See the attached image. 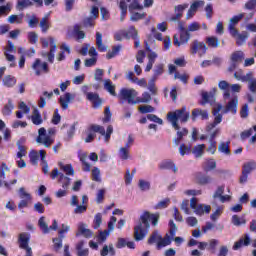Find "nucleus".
<instances>
[{
	"label": "nucleus",
	"mask_w": 256,
	"mask_h": 256,
	"mask_svg": "<svg viewBox=\"0 0 256 256\" xmlns=\"http://www.w3.org/2000/svg\"><path fill=\"white\" fill-rule=\"evenodd\" d=\"M189 117L190 114L189 111H187L186 107H182L181 109H178L174 112H169L167 114V119L169 123H171L173 129L177 131V138L173 139L175 147H179V143L183 141V137L189 134V130H187V128L181 129V127L179 126V121H181V123H187L189 121Z\"/></svg>",
	"instance_id": "obj_1"
},
{
	"label": "nucleus",
	"mask_w": 256,
	"mask_h": 256,
	"mask_svg": "<svg viewBox=\"0 0 256 256\" xmlns=\"http://www.w3.org/2000/svg\"><path fill=\"white\" fill-rule=\"evenodd\" d=\"M161 215L159 212L151 213L149 211H144L140 215L138 224L134 227V239L135 241H143L149 233V229L152 227H157L159 225V219Z\"/></svg>",
	"instance_id": "obj_2"
},
{
	"label": "nucleus",
	"mask_w": 256,
	"mask_h": 256,
	"mask_svg": "<svg viewBox=\"0 0 256 256\" xmlns=\"http://www.w3.org/2000/svg\"><path fill=\"white\" fill-rule=\"evenodd\" d=\"M231 84L225 80L218 82V89L223 91V99L226 103L225 107L222 110L224 115L231 113L232 115H237V108L239 107V97L237 95L231 96L230 90Z\"/></svg>",
	"instance_id": "obj_3"
},
{
	"label": "nucleus",
	"mask_w": 256,
	"mask_h": 256,
	"mask_svg": "<svg viewBox=\"0 0 256 256\" xmlns=\"http://www.w3.org/2000/svg\"><path fill=\"white\" fill-rule=\"evenodd\" d=\"M61 229L58 231V238H53V247H54V251L56 253H59V251H61V249L63 248V239H65V233H69L71 227L65 224L61 225Z\"/></svg>",
	"instance_id": "obj_4"
},
{
	"label": "nucleus",
	"mask_w": 256,
	"mask_h": 256,
	"mask_svg": "<svg viewBox=\"0 0 256 256\" xmlns=\"http://www.w3.org/2000/svg\"><path fill=\"white\" fill-rule=\"evenodd\" d=\"M207 44L205 42H199V40H194L190 43V53L191 55H199V57H203L205 53H207Z\"/></svg>",
	"instance_id": "obj_5"
},
{
	"label": "nucleus",
	"mask_w": 256,
	"mask_h": 256,
	"mask_svg": "<svg viewBox=\"0 0 256 256\" xmlns=\"http://www.w3.org/2000/svg\"><path fill=\"white\" fill-rule=\"evenodd\" d=\"M36 142L40 145H44V147L49 148L51 144L54 143V140L51 138V136L47 135V130L42 127L38 130V137Z\"/></svg>",
	"instance_id": "obj_6"
},
{
	"label": "nucleus",
	"mask_w": 256,
	"mask_h": 256,
	"mask_svg": "<svg viewBox=\"0 0 256 256\" xmlns=\"http://www.w3.org/2000/svg\"><path fill=\"white\" fill-rule=\"evenodd\" d=\"M137 95V91L133 88H123L120 91L121 99H124V101H128L129 105H137V102H135V97H137Z\"/></svg>",
	"instance_id": "obj_7"
},
{
	"label": "nucleus",
	"mask_w": 256,
	"mask_h": 256,
	"mask_svg": "<svg viewBox=\"0 0 256 256\" xmlns=\"http://www.w3.org/2000/svg\"><path fill=\"white\" fill-rule=\"evenodd\" d=\"M38 226L41 229L42 233H44V235H47L49 231H57L59 224H57V220H53L52 225L49 227V225H47V222H45V217L42 216L38 220Z\"/></svg>",
	"instance_id": "obj_8"
},
{
	"label": "nucleus",
	"mask_w": 256,
	"mask_h": 256,
	"mask_svg": "<svg viewBox=\"0 0 256 256\" xmlns=\"http://www.w3.org/2000/svg\"><path fill=\"white\" fill-rule=\"evenodd\" d=\"M31 241V234L28 232H22L18 235V245L19 249H23L24 251H27L31 249L29 246V242Z\"/></svg>",
	"instance_id": "obj_9"
},
{
	"label": "nucleus",
	"mask_w": 256,
	"mask_h": 256,
	"mask_svg": "<svg viewBox=\"0 0 256 256\" xmlns=\"http://www.w3.org/2000/svg\"><path fill=\"white\" fill-rule=\"evenodd\" d=\"M256 169V162H248L243 165L242 175L240 176V183H247L249 173Z\"/></svg>",
	"instance_id": "obj_10"
},
{
	"label": "nucleus",
	"mask_w": 256,
	"mask_h": 256,
	"mask_svg": "<svg viewBox=\"0 0 256 256\" xmlns=\"http://www.w3.org/2000/svg\"><path fill=\"white\" fill-rule=\"evenodd\" d=\"M20 199H22L18 204V209H25V207H29V203H31V194L25 191V188H20L19 190Z\"/></svg>",
	"instance_id": "obj_11"
},
{
	"label": "nucleus",
	"mask_w": 256,
	"mask_h": 256,
	"mask_svg": "<svg viewBox=\"0 0 256 256\" xmlns=\"http://www.w3.org/2000/svg\"><path fill=\"white\" fill-rule=\"evenodd\" d=\"M32 69L35 70L36 75H41V73H49V65L47 62L41 63V59H36L32 65Z\"/></svg>",
	"instance_id": "obj_12"
},
{
	"label": "nucleus",
	"mask_w": 256,
	"mask_h": 256,
	"mask_svg": "<svg viewBox=\"0 0 256 256\" xmlns=\"http://www.w3.org/2000/svg\"><path fill=\"white\" fill-rule=\"evenodd\" d=\"M189 7V4H181L174 6V13L175 15L170 18V21L173 23H177L183 17V11Z\"/></svg>",
	"instance_id": "obj_13"
},
{
	"label": "nucleus",
	"mask_w": 256,
	"mask_h": 256,
	"mask_svg": "<svg viewBox=\"0 0 256 256\" xmlns=\"http://www.w3.org/2000/svg\"><path fill=\"white\" fill-rule=\"evenodd\" d=\"M243 17H245V13H240L229 20L228 29H229L230 35H235V33H237V30L235 29V25H237L239 21L243 19Z\"/></svg>",
	"instance_id": "obj_14"
},
{
	"label": "nucleus",
	"mask_w": 256,
	"mask_h": 256,
	"mask_svg": "<svg viewBox=\"0 0 256 256\" xmlns=\"http://www.w3.org/2000/svg\"><path fill=\"white\" fill-rule=\"evenodd\" d=\"M17 51V47H15V44L13 42L8 41V45L5 47L4 55L7 59V61L13 62L15 61V56L11 53H15Z\"/></svg>",
	"instance_id": "obj_15"
},
{
	"label": "nucleus",
	"mask_w": 256,
	"mask_h": 256,
	"mask_svg": "<svg viewBox=\"0 0 256 256\" xmlns=\"http://www.w3.org/2000/svg\"><path fill=\"white\" fill-rule=\"evenodd\" d=\"M251 244V238L249 234H246L244 237L240 238L239 241L235 242L232 249L233 251H239L241 247H248Z\"/></svg>",
	"instance_id": "obj_16"
},
{
	"label": "nucleus",
	"mask_w": 256,
	"mask_h": 256,
	"mask_svg": "<svg viewBox=\"0 0 256 256\" xmlns=\"http://www.w3.org/2000/svg\"><path fill=\"white\" fill-rule=\"evenodd\" d=\"M75 99V95L69 92H66L65 95L61 96L59 99V103L62 109H68L69 103Z\"/></svg>",
	"instance_id": "obj_17"
},
{
	"label": "nucleus",
	"mask_w": 256,
	"mask_h": 256,
	"mask_svg": "<svg viewBox=\"0 0 256 256\" xmlns=\"http://www.w3.org/2000/svg\"><path fill=\"white\" fill-rule=\"evenodd\" d=\"M231 35L234 37L236 44L239 46L245 45V43H247V39H249V33L247 32L239 33V31L236 30V33Z\"/></svg>",
	"instance_id": "obj_18"
},
{
	"label": "nucleus",
	"mask_w": 256,
	"mask_h": 256,
	"mask_svg": "<svg viewBox=\"0 0 256 256\" xmlns=\"http://www.w3.org/2000/svg\"><path fill=\"white\" fill-rule=\"evenodd\" d=\"M86 97L88 101H91V103H93V107H101V105H103V100L99 98V94L97 93L88 92L86 93Z\"/></svg>",
	"instance_id": "obj_19"
},
{
	"label": "nucleus",
	"mask_w": 256,
	"mask_h": 256,
	"mask_svg": "<svg viewBox=\"0 0 256 256\" xmlns=\"http://www.w3.org/2000/svg\"><path fill=\"white\" fill-rule=\"evenodd\" d=\"M201 117L202 120L209 119V112L207 110H201L199 108H195L192 110V121H196L197 117Z\"/></svg>",
	"instance_id": "obj_20"
},
{
	"label": "nucleus",
	"mask_w": 256,
	"mask_h": 256,
	"mask_svg": "<svg viewBox=\"0 0 256 256\" xmlns=\"http://www.w3.org/2000/svg\"><path fill=\"white\" fill-rule=\"evenodd\" d=\"M47 155V153L45 152V150H40V151H35L32 150L29 153V158L30 161H39V159H41V161H45V156Z\"/></svg>",
	"instance_id": "obj_21"
},
{
	"label": "nucleus",
	"mask_w": 256,
	"mask_h": 256,
	"mask_svg": "<svg viewBox=\"0 0 256 256\" xmlns=\"http://www.w3.org/2000/svg\"><path fill=\"white\" fill-rule=\"evenodd\" d=\"M194 213L198 215L199 217H202V215H209L211 213V205H203L198 204V206L194 209Z\"/></svg>",
	"instance_id": "obj_22"
},
{
	"label": "nucleus",
	"mask_w": 256,
	"mask_h": 256,
	"mask_svg": "<svg viewBox=\"0 0 256 256\" xmlns=\"http://www.w3.org/2000/svg\"><path fill=\"white\" fill-rule=\"evenodd\" d=\"M171 244V236L169 234H166L164 237L160 236V239L158 240V243L156 244V249L158 251H161L163 247H167Z\"/></svg>",
	"instance_id": "obj_23"
},
{
	"label": "nucleus",
	"mask_w": 256,
	"mask_h": 256,
	"mask_svg": "<svg viewBox=\"0 0 256 256\" xmlns=\"http://www.w3.org/2000/svg\"><path fill=\"white\" fill-rule=\"evenodd\" d=\"M80 235H83L86 239H91V237H93V232L90 229L85 228V224H80L78 226L76 237H79Z\"/></svg>",
	"instance_id": "obj_24"
},
{
	"label": "nucleus",
	"mask_w": 256,
	"mask_h": 256,
	"mask_svg": "<svg viewBox=\"0 0 256 256\" xmlns=\"http://www.w3.org/2000/svg\"><path fill=\"white\" fill-rule=\"evenodd\" d=\"M85 247V241L81 240L76 244L77 256H89V248Z\"/></svg>",
	"instance_id": "obj_25"
},
{
	"label": "nucleus",
	"mask_w": 256,
	"mask_h": 256,
	"mask_svg": "<svg viewBox=\"0 0 256 256\" xmlns=\"http://www.w3.org/2000/svg\"><path fill=\"white\" fill-rule=\"evenodd\" d=\"M196 181L198 185H209L211 181H213V178L211 176L203 175L201 173L196 174Z\"/></svg>",
	"instance_id": "obj_26"
},
{
	"label": "nucleus",
	"mask_w": 256,
	"mask_h": 256,
	"mask_svg": "<svg viewBox=\"0 0 256 256\" xmlns=\"http://www.w3.org/2000/svg\"><path fill=\"white\" fill-rule=\"evenodd\" d=\"M28 7H33L32 0H17V3H16L17 11H24V9H27Z\"/></svg>",
	"instance_id": "obj_27"
},
{
	"label": "nucleus",
	"mask_w": 256,
	"mask_h": 256,
	"mask_svg": "<svg viewBox=\"0 0 256 256\" xmlns=\"http://www.w3.org/2000/svg\"><path fill=\"white\" fill-rule=\"evenodd\" d=\"M31 121L33 125H42L43 124V117H41V113H39V110L35 108L31 115Z\"/></svg>",
	"instance_id": "obj_28"
},
{
	"label": "nucleus",
	"mask_w": 256,
	"mask_h": 256,
	"mask_svg": "<svg viewBox=\"0 0 256 256\" xmlns=\"http://www.w3.org/2000/svg\"><path fill=\"white\" fill-rule=\"evenodd\" d=\"M231 223L232 225H234L235 227H241V225H246L247 224V220L245 219L244 216L239 217V215L234 214L231 218Z\"/></svg>",
	"instance_id": "obj_29"
},
{
	"label": "nucleus",
	"mask_w": 256,
	"mask_h": 256,
	"mask_svg": "<svg viewBox=\"0 0 256 256\" xmlns=\"http://www.w3.org/2000/svg\"><path fill=\"white\" fill-rule=\"evenodd\" d=\"M206 43H207L208 47H212L213 49H217V47L221 46V41L219 40V38H217L215 36L207 37Z\"/></svg>",
	"instance_id": "obj_30"
},
{
	"label": "nucleus",
	"mask_w": 256,
	"mask_h": 256,
	"mask_svg": "<svg viewBox=\"0 0 256 256\" xmlns=\"http://www.w3.org/2000/svg\"><path fill=\"white\" fill-rule=\"evenodd\" d=\"M161 239V234H159V230H154L150 237L147 240L148 245H156L159 243V240Z\"/></svg>",
	"instance_id": "obj_31"
},
{
	"label": "nucleus",
	"mask_w": 256,
	"mask_h": 256,
	"mask_svg": "<svg viewBox=\"0 0 256 256\" xmlns=\"http://www.w3.org/2000/svg\"><path fill=\"white\" fill-rule=\"evenodd\" d=\"M49 41H50L49 63H53V61L55 60V51L57 49V44L55 43V39L53 37H50Z\"/></svg>",
	"instance_id": "obj_32"
},
{
	"label": "nucleus",
	"mask_w": 256,
	"mask_h": 256,
	"mask_svg": "<svg viewBox=\"0 0 256 256\" xmlns=\"http://www.w3.org/2000/svg\"><path fill=\"white\" fill-rule=\"evenodd\" d=\"M251 72L247 73L246 75L243 74V71L239 70L234 73V77L237 79V81H242V83H246V81H249L251 78Z\"/></svg>",
	"instance_id": "obj_33"
},
{
	"label": "nucleus",
	"mask_w": 256,
	"mask_h": 256,
	"mask_svg": "<svg viewBox=\"0 0 256 256\" xmlns=\"http://www.w3.org/2000/svg\"><path fill=\"white\" fill-rule=\"evenodd\" d=\"M155 59H157V54L155 52H150V54H148V63L145 69L146 72H149L153 69V65H155Z\"/></svg>",
	"instance_id": "obj_34"
},
{
	"label": "nucleus",
	"mask_w": 256,
	"mask_h": 256,
	"mask_svg": "<svg viewBox=\"0 0 256 256\" xmlns=\"http://www.w3.org/2000/svg\"><path fill=\"white\" fill-rule=\"evenodd\" d=\"M104 89L110 93L113 97H117V93L115 92V85L111 82L110 79L104 81Z\"/></svg>",
	"instance_id": "obj_35"
},
{
	"label": "nucleus",
	"mask_w": 256,
	"mask_h": 256,
	"mask_svg": "<svg viewBox=\"0 0 256 256\" xmlns=\"http://www.w3.org/2000/svg\"><path fill=\"white\" fill-rule=\"evenodd\" d=\"M231 142H220L218 145L219 153H223L224 155H231V150L229 149V144Z\"/></svg>",
	"instance_id": "obj_36"
},
{
	"label": "nucleus",
	"mask_w": 256,
	"mask_h": 256,
	"mask_svg": "<svg viewBox=\"0 0 256 256\" xmlns=\"http://www.w3.org/2000/svg\"><path fill=\"white\" fill-rule=\"evenodd\" d=\"M17 79L12 75H7L3 78V85L5 87H15Z\"/></svg>",
	"instance_id": "obj_37"
},
{
	"label": "nucleus",
	"mask_w": 256,
	"mask_h": 256,
	"mask_svg": "<svg viewBox=\"0 0 256 256\" xmlns=\"http://www.w3.org/2000/svg\"><path fill=\"white\" fill-rule=\"evenodd\" d=\"M23 17H24L23 14H19V15L12 14L8 17L7 21L11 25H13V23H17L18 25H21V23H23Z\"/></svg>",
	"instance_id": "obj_38"
},
{
	"label": "nucleus",
	"mask_w": 256,
	"mask_h": 256,
	"mask_svg": "<svg viewBox=\"0 0 256 256\" xmlns=\"http://www.w3.org/2000/svg\"><path fill=\"white\" fill-rule=\"evenodd\" d=\"M245 59V53L243 51H236L231 55V61L234 63H241Z\"/></svg>",
	"instance_id": "obj_39"
},
{
	"label": "nucleus",
	"mask_w": 256,
	"mask_h": 256,
	"mask_svg": "<svg viewBox=\"0 0 256 256\" xmlns=\"http://www.w3.org/2000/svg\"><path fill=\"white\" fill-rule=\"evenodd\" d=\"M13 109H15V105H13V101L8 100V103L2 109V114L5 116H9L13 113Z\"/></svg>",
	"instance_id": "obj_40"
},
{
	"label": "nucleus",
	"mask_w": 256,
	"mask_h": 256,
	"mask_svg": "<svg viewBox=\"0 0 256 256\" xmlns=\"http://www.w3.org/2000/svg\"><path fill=\"white\" fill-rule=\"evenodd\" d=\"M96 45L99 51H105L107 46L103 44V34L101 32H96Z\"/></svg>",
	"instance_id": "obj_41"
},
{
	"label": "nucleus",
	"mask_w": 256,
	"mask_h": 256,
	"mask_svg": "<svg viewBox=\"0 0 256 256\" xmlns=\"http://www.w3.org/2000/svg\"><path fill=\"white\" fill-rule=\"evenodd\" d=\"M127 3H130L128 6L129 11L138 10L141 11L143 9V5L139 4V0H126Z\"/></svg>",
	"instance_id": "obj_42"
},
{
	"label": "nucleus",
	"mask_w": 256,
	"mask_h": 256,
	"mask_svg": "<svg viewBox=\"0 0 256 256\" xmlns=\"http://www.w3.org/2000/svg\"><path fill=\"white\" fill-rule=\"evenodd\" d=\"M205 152V144H200L192 148V153L195 157H203V153Z\"/></svg>",
	"instance_id": "obj_43"
},
{
	"label": "nucleus",
	"mask_w": 256,
	"mask_h": 256,
	"mask_svg": "<svg viewBox=\"0 0 256 256\" xmlns=\"http://www.w3.org/2000/svg\"><path fill=\"white\" fill-rule=\"evenodd\" d=\"M40 29L42 30V33H47L49 31V16H45L40 20Z\"/></svg>",
	"instance_id": "obj_44"
},
{
	"label": "nucleus",
	"mask_w": 256,
	"mask_h": 256,
	"mask_svg": "<svg viewBox=\"0 0 256 256\" xmlns=\"http://www.w3.org/2000/svg\"><path fill=\"white\" fill-rule=\"evenodd\" d=\"M163 67H164L163 64H157L155 66L154 74H153V77H152V79L154 81H157V79H159L160 75H163V71H164Z\"/></svg>",
	"instance_id": "obj_45"
},
{
	"label": "nucleus",
	"mask_w": 256,
	"mask_h": 256,
	"mask_svg": "<svg viewBox=\"0 0 256 256\" xmlns=\"http://www.w3.org/2000/svg\"><path fill=\"white\" fill-rule=\"evenodd\" d=\"M246 83H248L249 91L256 95V79L253 78V73L250 75V80H247Z\"/></svg>",
	"instance_id": "obj_46"
},
{
	"label": "nucleus",
	"mask_w": 256,
	"mask_h": 256,
	"mask_svg": "<svg viewBox=\"0 0 256 256\" xmlns=\"http://www.w3.org/2000/svg\"><path fill=\"white\" fill-rule=\"evenodd\" d=\"M168 205H171V199L165 198L164 200L158 202V203L154 206V209H155V210L167 209Z\"/></svg>",
	"instance_id": "obj_47"
},
{
	"label": "nucleus",
	"mask_w": 256,
	"mask_h": 256,
	"mask_svg": "<svg viewBox=\"0 0 256 256\" xmlns=\"http://www.w3.org/2000/svg\"><path fill=\"white\" fill-rule=\"evenodd\" d=\"M160 169H167V170H171L172 169V171L174 173H177V166H175V163H173L171 161L163 162L160 165Z\"/></svg>",
	"instance_id": "obj_48"
},
{
	"label": "nucleus",
	"mask_w": 256,
	"mask_h": 256,
	"mask_svg": "<svg viewBox=\"0 0 256 256\" xmlns=\"http://www.w3.org/2000/svg\"><path fill=\"white\" fill-rule=\"evenodd\" d=\"M119 156H120L121 159H123L124 161H127V159H131V155L129 154V148H127V146L121 147V148L119 149Z\"/></svg>",
	"instance_id": "obj_49"
},
{
	"label": "nucleus",
	"mask_w": 256,
	"mask_h": 256,
	"mask_svg": "<svg viewBox=\"0 0 256 256\" xmlns=\"http://www.w3.org/2000/svg\"><path fill=\"white\" fill-rule=\"evenodd\" d=\"M119 7L121 9L120 21H125V15H127V2L125 0H121Z\"/></svg>",
	"instance_id": "obj_50"
},
{
	"label": "nucleus",
	"mask_w": 256,
	"mask_h": 256,
	"mask_svg": "<svg viewBox=\"0 0 256 256\" xmlns=\"http://www.w3.org/2000/svg\"><path fill=\"white\" fill-rule=\"evenodd\" d=\"M89 131H93V133H100V135H105V128L101 125H97V124H92L89 127Z\"/></svg>",
	"instance_id": "obj_51"
},
{
	"label": "nucleus",
	"mask_w": 256,
	"mask_h": 256,
	"mask_svg": "<svg viewBox=\"0 0 256 256\" xmlns=\"http://www.w3.org/2000/svg\"><path fill=\"white\" fill-rule=\"evenodd\" d=\"M191 39V33L189 31L180 32V41L182 45H187Z\"/></svg>",
	"instance_id": "obj_52"
},
{
	"label": "nucleus",
	"mask_w": 256,
	"mask_h": 256,
	"mask_svg": "<svg viewBox=\"0 0 256 256\" xmlns=\"http://www.w3.org/2000/svg\"><path fill=\"white\" fill-rule=\"evenodd\" d=\"M138 187L142 191H149V189H151V183L149 181L140 179L138 182Z\"/></svg>",
	"instance_id": "obj_53"
},
{
	"label": "nucleus",
	"mask_w": 256,
	"mask_h": 256,
	"mask_svg": "<svg viewBox=\"0 0 256 256\" xmlns=\"http://www.w3.org/2000/svg\"><path fill=\"white\" fill-rule=\"evenodd\" d=\"M92 180L101 183V171L97 167L92 169Z\"/></svg>",
	"instance_id": "obj_54"
},
{
	"label": "nucleus",
	"mask_w": 256,
	"mask_h": 256,
	"mask_svg": "<svg viewBox=\"0 0 256 256\" xmlns=\"http://www.w3.org/2000/svg\"><path fill=\"white\" fill-rule=\"evenodd\" d=\"M213 93L203 92L202 93V99L203 101L200 102V105H207L209 101H213Z\"/></svg>",
	"instance_id": "obj_55"
},
{
	"label": "nucleus",
	"mask_w": 256,
	"mask_h": 256,
	"mask_svg": "<svg viewBox=\"0 0 256 256\" xmlns=\"http://www.w3.org/2000/svg\"><path fill=\"white\" fill-rule=\"evenodd\" d=\"M138 111H140L142 114L153 113L155 112V108L151 105H142L138 107Z\"/></svg>",
	"instance_id": "obj_56"
},
{
	"label": "nucleus",
	"mask_w": 256,
	"mask_h": 256,
	"mask_svg": "<svg viewBox=\"0 0 256 256\" xmlns=\"http://www.w3.org/2000/svg\"><path fill=\"white\" fill-rule=\"evenodd\" d=\"M205 173H209V171H213V169H215V167H217V163L216 162H204L202 165Z\"/></svg>",
	"instance_id": "obj_57"
},
{
	"label": "nucleus",
	"mask_w": 256,
	"mask_h": 256,
	"mask_svg": "<svg viewBox=\"0 0 256 256\" xmlns=\"http://www.w3.org/2000/svg\"><path fill=\"white\" fill-rule=\"evenodd\" d=\"M101 223H103V216L101 213H97L94 217V229H99L101 227Z\"/></svg>",
	"instance_id": "obj_58"
},
{
	"label": "nucleus",
	"mask_w": 256,
	"mask_h": 256,
	"mask_svg": "<svg viewBox=\"0 0 256 256\" xmlns=\"http://www.w3.org/2000/svg\"><path fill=\"white\" fill-rule=\"evenodd\" d=\"M105 200V189L98 190L96 194V203L99 205Z\"/></svg>",
	"instance_id": "obj_59"
},
{
	"label": "nucleus",
	"mask_w": 256,
	"mask_h": 256,
	"mask_svg": "<svg viewBox=\"0 0 256 256\" xmlns=\"http://www.w3.org/2000/svg\"><path fill=\"white\" fill-rule=\"evenodd\" d=\"M38 23H39V18H37L35 14H33L28 20V26L31 27L32 29H35Z\"/></svg>",
	"instance_id": "obj_60"
},
{
	"label": "nucleus",
	"mask_w": 256,
	"mask_h": 256,
	"mask_svg": "<svg viewBox=\"0 0 256 256\" xmlns=\"http://www.w3.org/2000/svg\"><path fill=\"white\" fill-rule=\"evenodd\" d=\"M126 33H128V35L130 36L129 39H134V40L139 39L137 29H135V27L133 26H131L129 30L126 31Z\"/></svg>",
	"instance_id": "obj_61"
},
{
	"label": "nucleus",
	"mask_w": 256,
	"mask_h": 256,
	"mask_svg": "<svg viewBox=\"0 0 256 256\" xmlns=\"http://www.w3.org/2000/svg\"><path fill=\"white\" fill-rule=\"evenodd\" d=\"M34 211L39 213V215H43L45 213V206L41 202H37L34 204Z\"/></svg>",
	"instance_id": "obj_62"
},
{
	"label": "nucleus",
	"mask_w": 256,
	"mask_h": 256,
	"mask_svg": "<svg viewBox=\"0 0 256 256\" xmlns=\"http://www.w3.org/2000/svg\"><path fill=\"white\" fill-rule=\"evenodd\" d=\"M28 41L32 45H35L37 41H39V35H37L35 32H29L28 33Z\"/></svg>",
	"instance_id": "obj_63"
},
{
	"label": "nucleus",
	"mask_w": 256,
	"mask_h": 256,
	"mask_svg": "<svg viewBox=\"0 0 256 256\" xmlns=\"http://www.w3.org/2000/svg\"><path fill=\"white\" fill-rule=\"evenodd\" d=\"M10 12H11V4L0 6V17H3V15H7Z\"/></svg>",
	"instance_id": "obj_64"
}]
</instances>
